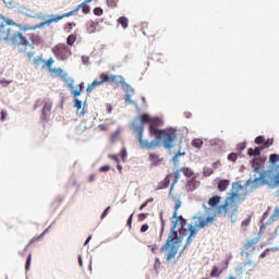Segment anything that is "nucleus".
Listing matches in <instances>:
<instances>
[{
	"instance_id": "nucleus-1",
	"label": "nucleus",
	"mask_w": 279,
	"mask_h": 279,
	"mask_svg": "<svg viewBox=\"0 0 279 279\" xmlns=\"http://www.w3.org/2000/svg\"><path fill=\"white\" fill-rule=\"evenodd\" d=\"M140 121L135 119L132 123L134 132L137 134V141L142 149H156L162 145L165 149H173L175 147V138H178V130L173 128L162 129V119L151 118L144 113L140 116Z\"/></svg>"
},
{
	"instance_id": "nucleus-2",
	"label": "nucleus",
	"mask_w": 279,
	"mask_h": 279,
	"mask_svg": "<svg viewBox=\"0 0 279 279\" xmlns=\"http://www.w3.org/2000/svg\"><path fill=\"white\" fill-rule=\"evenodd\" d=\"M198 222L193 225H189L187 229L182 226V228L179 231L180 238H178V231H175V228H178V222H174L171 227L170 233L168 235L167 242L161 246V252H168L166 260L169 263L172 258H175V255L178 254V251L180 250V244L182 243V239L184 236H187L185 245L183 250H186L191 243H193V239L199 232L198 228H206L209 223H213L215 221V217L213 216H204L201 215L196 217Z\"/></svg>"
},
{
	"instance_id": "nucleus-3",
	"label": "nucleus",
	"mask_w": 279,
	"mask_h": 279,
	"mask_svg": "<svg viewBox=\"0 0 279 279\" xmlns=\"http://www.w3.org/2000/svg\"><path fill=\"white\" fill-rule=\"evenodd\" d=\"M245 195H247V191L243 193V196L239 193H232L230 197L225 201V204L218 208V213L222 215H229L230 217H234L236 215V210H239V204L245 199Z\"/></svg>"
},
{
	"instance_id": "nucleus-4",
	"label": "nucleus",
	"mask_w": 279,
	"mask_h": 279,
	"mask_svg": "<svg viewBox=\"0 0 279 279\" xmlns=\"http://www.w3.org/2000/svg\"><path fill=\"white\" fill-rule=\"evenodd\" d=\"M105 82H107L108 84H120L121 86H125L126 84L125 78L121 75H109L107 73H101L99 80H95L92 84L87 86L86 92L93 93L96 86H101V84H105Z\"/></svg>"
},
{
	"instance_id": "nucleus-5",
	"label": "nucleus",
	"mask_w": 279,
	"mask_h": 279,
	"mask_svg": "<svg viewBox=\"0 0 279 279\" xmlns=\"http://www.w3.org/2000/svg\"><path fill=\"white\" fill-rule=\"evenodd\" d=\"M93 0H85L78 7L68 13H64L62 15H51L50 19L46 20L44 22V25H51V23H58L59 21H62V19H69V16H73V14H76V12H80L82 10L83 14H89L90 13V7L88 3H90Z\"/></svg>"
},
{
	"instance_id": "nucleus-6",
	"label": "nucleus",
	"mask_w": 279,
	"mask_h": 279,
	"mask_svg": "<svg viewBox=\"0 0 279 279\" xmlns=\"http://www.w3.org/2000/svg\"><path fill=\"white\" fill-rule=\"evenodd\" d=\"M173 178L174 179L170 186L169 197L174 202V213L172 215V219H178V210H180V208L182 207V198L180 197V195L173 194V189H175V184H178V182H180V179L182 178V170L177 169L173 172Z\"/></svg>"
},
{
	"instance_id": "nucleus-7",
	"label": "nucleus",
	"mask_w": 279,
	"mask_h": 279,
	"mask_svg": "<svg viewBox=\"0 0 279 279\" xmlns=\"http://www.w3.org/2000/svg\"><path fill=\"white\" fill-rule=\"evenodd\" d=\"M53 56L57 58V60H61L62 62L64 60H69L71 58V47H69L66 44H57L51 49Z\"/></svg>"
},
{
	"instance_id": "nucleus-8",
	"label": "nucleus",
	"mask_w": 279,
	"mask_h": 279,
	"mask_svg": "<svg viewBox=\"0 0 279 279\" xmlns=\"http://www.w3.org/2000/svg\"><path fill=\"white\" fill-rule=\"evenodd\" d=\"M265 160H267V158L257 157L251 161L254 173H258V175L254 178V182H265V175H267V171L260 172V167L265 165Z\"/></svg>"
},
{
	"instance_id": "nucleus-9",
	"label": "nucleus",
	"mask_w": 279,
	"mask_h": 279,
	"mask_svg": "<svg viewBox=\"0 0 279 279\" xmlns=\"http://www.w3.org/2000/svg\"><path fill=\"white\" fill-rule=\"evenodd\" d=\"M60 80H62V82L68 85L73 97L77 98L80 95H82V90H84V83H81L75 89V81L71 78L68 73H62L60 75Z\"/></svg>"
},
{
	"instance_id": "nucleus-10",
	"label": "nucleus",
	"mask_w": 279,
	"mask_h": 279,
	"mask_svg": "<svg viewBox=\"0 0 279 279\" xmlns=\"http://www.w3.org/2000/svg\"><path fill=\"white\" fill-rule=\"evenodd\" d=\"M44 106L43 108V112H41V121H47V119H49V114H51V109L53 108V104H51V101L49 100H37V102L35 104V109Z\"/></svg>"
},
{
	"instance_id": "nucleus-11",
	"label": "nucleus",
	"mask_w": 279,
	"mask_h": 279,
	"mask_svg": "<svg viewBox=\"0 0 279 279\" xmlns=\"http://www.w3.org/2000/svg\"><path fill=\"white\" fill-rule=\"evenodd\" d=\"M10 40L12 45H17V47H29V40L21 32H15L11 35Z\"/></svg>"
},
{
	"instance_id": "nucleus-12",
	"label": "nucleus",
	"mask_w": 279,
	"mask_h": 279,
	"mask_svg": "<svg viewBox=\"0 0 279 279\" xmlns=\"http://www.w3.org/2000/svg\"><path fill=\"white\" fill-rule=\"evenodd\" d=\"M247 267H251L248 271H253L256 267V264H254L252 260L245 262L243 266H236L235 268V275L241 279L244 271H247Z\"/></svg>"
},
{
	"instance_id": "nucleus-13",
	"label": "nucleus",
	"mask_w": 279,
	"mask_h": 279,
	"mask_svg": "<svg viewBox=\"0 0 279 279\" xmlns=\"http://www.w3.org/2000/svg\"><path fill=\"white\" fill-rule=\"evenodd\" d=\"M148 160L151 167H160L165 162V157L158 153H148Z\"/></svg>"
},
{
	"instance_id": "nucleus-14",
	"label": "nucleus",
	"mask_w": 279,
	"mask_h": 279,
	"mask_svg": "<svg viewBox=\"0 0 279 279\" xmlns=\"http://www.w3.org/2000/svg\"><path fill=\"white\" fill-rule=\"evenodd\" d=\"M4 22L7 25H11L13 27H19V29H21V32H32L34 29H38V26H32V25H21V24H16L14 21L10 20V19H5L4 17Z\"/></svg>"
},
{
	"instance_id": "nucleus-15",
	"label": "nucleus",
	"mask_w": 279,
	"mask_h": 279,
	"mask_svg": "<svg viewBox=\"0 0 279 279\" xmlns=\"http://www.w3.org/2000/svg\"><path fill=\"white\" fill-rule=\"evenodd\" d=\"M12 29L5 27V25H0V40H11Z\"/></svg>"
},
{
	"instance_id": "nucleus-16",
	"label": "nucleus",
	"mask_w": 279,
	"mask_h": 279,
	"mask_svg": "<svg viewBox=\"0 0 279 279\" xmlns=\"http://www.w3.org/2000/svg\"><path fill=\"white\" fill-rule=\"evenodd\" d=\"M199 181H197V179L194 177L192 178L190 181L186 182V191L189 193H193V191H195L198 186H199Z\"/></svg>"
},
{
	"instance_id": "nucleus-17",
	"label": "nucleus",
	"mask_w": 279,
	"mask_h": 279,
	"mask_svg": "<svg viewBox=\"0 0 279 279\" xmlns=\"http://www.w3.org/2000/svg\"><path fill=\"white\" fill-rule=\"evenodd\" d=\"M171 178H173L172 173L166 175V178L158 184L156 191H162V189H169V185L171 184Z\"/></svg>"
},
{
	"instance_id": "nucleus-18",
	"label": "nucleus",
	"mask_w": 279,
	"mask_h": 279,
	"mask_svg": "<svg viewBox=\"0 0 279 279\" xmlns=\"http://www.w3.org/2000/svg\"><path fill=\"white\" fill-rule=\"evenodd\" d=\"M255 245H256V240H247L244 245V250H245L246 254L254 252L256 250Z\"/></svg>"
},
{
	"instance_id": "nucleus-19",
	"label": "nucleus",
	"mask_w": 279,
	"mask_h": 279,
	"mask_svg": "<svg viewBox=\"0 0 279 279\" xmlns=\"http://www.w3.org/2000/svg\"><path fill=\"white\" fill-rule=\"evenodd\" d=\"M264 146H258L255 149L254 148H248L247 149V155L248 156H260V153L263 151Z\"/></svg>"
},
{
	"instance_id": "nucleus-20",
	"label": "nucleus",
	"mask_w": 279,
	"mask_h": 279,
	"mask_svg": "<svg viewBox=\"0 0 279 279\" xmlns=\"http://www.w3.org/2000/svg\"><path fill=\"white\" fill-rule=\"evenodd\" d=\"M230 186V180H220L218 183V191L223 193Z\"/></svg>"
},
{
	"instance_id": "nucleus-21",
	"label": "nucleus",
	"mask_w": 279,
	"mask_h": 279,
	"mask_svg": "<svg viewBox=\"0 0 279 279\" xmlns=\"http://www.w3.org/2000/svg\"><path fill=\"white\" fill-rule=\"evenodd\" d=\"M279 219V207H275L274 214L269 217L267 223H275Z\"/></svg>"
},
{
	"instance_id": "nucleus-22",
	"label": "nucleus",
	"mask_w": 279,
	"mask_h": 279,
	"mask_svg": "<svg viewBox=\"0 0 279 279\" xmlns=\"http://www.w3.org/2000/svg\"><path fill=\"white\" fill-rule=\"evenodd\" d=\"M221 202V196H213L209 198L208 204L211 208H215Z\"/></svg>"
},
{
	"instance_id": "nucleus-23",
	"label": "nucleus",
	"mask_w": 279,
	"mask_h": 279,
	"mask_svg": "<svg viewBox=\"0 0 279 279\" xmlns=\"http://www.w3.org/2000/svg\"><path fill=\"white\" fill-rule=\"evenodd\" d=\"M56 62V60H53V58H49L48 60H44V65H41V69H48L51 70L53 66V63Z\"/></svg>"
},
{
	"instance_id": "nucleus-24",
	"label": "nucleus",
	"mask_w": 279,
	"mask_h": 279,
	"mask_svg": "<svg viewBox=\"0 0 279 279\" xmlns=\"http://www.w3.org/2000/svg\"><path fill=\"white\" fill-rule=\"evenodd\" d=\"M29 39L34 45H41L43 43V37L37 34L31 35Z\"/></svg>"
},
{
	"instance_id": "nucleus-25",
	"label": "nucleus",
	"mask_w": 279,
	"mask_h": 279,
	"mask_svg": "<svg viewBox=\"0 0 279 279\" xmlns=\"http://www.w3.org/2000/svg\"><path fill=\"white\" fill-rule=\"evenodd\" d=\"M75 40H77V34H71L68 38H66V45H69V47H73V45H75Z\"/></svg>"
},
{
	"instance_id": "nucleus-26",
	"label": "nucleus",
	"mask_w": 279,
	"mask_h": 279,
	"mask_svg": "<svg viewBox=\"0 0 279 279\" xmlns=\"http://www.w3.org/2000/svg\"><path fill=\"white\" fill-rule=\"evenodd\" d=\"M97 25H99V23H95V22L90 21L87 24V32H88V34H95V31L97 29Z\"/></svg>"
},
{
	"instance_id": "nucleus-27",
	"label": "nucleus",
	"mask_w": 279,
	"mask_h": 279,
	"mask_svg": "<svg viewBox=\"0 0 279 279\" xmlns=\"http://www.w3.org/2000/svg\"><path fill=\"white\" fill-rule=\"evenodd\" d=\"M48 72L51 73V75H53V77H60L63 73L61 68H52Z\"/></svg>"
},
{
	"instance_id": "nucleus-28",
	"label": "nucleus",
	"mask_w": 279,
	"mask_h": 279,
	"mask_svg": "<svg viewBox=\"0 0 279 279\" xmlns=\"http://www.w3.org/2000/svg\"><path fill=\"white\" fill-rule=\"evenodd\" d=\"M118 23H119V25H122L123 29H128V25H129L130 21L128 20V17L121 16L118 19Z\"/></svg>"
},
{
	"instance_id": "nucleus-29",
	"label": "nucleus",
	"mask_w": 279,
	"mask_h": 279,
	"mask_svg": "<svg viewBox=\"0 0 279 279\" xmlns=\"http://www.w3.org/2000/svg\"><path fill=\"white\" fill-rule=\"evenodd\" d=\"M45 63V60L41 57H37L33 60V64L35 65L36 69H40Z\"/></svg>"
},
{
	"instance_id": "nucleus-30",
	"label": "nucleus",
	"mask_w": 279,
	"mask_h": 279,
	"mask_svg": "<svg viewBox=\"0 0 279 279\" xmlns=\"http://www.w3.org/2000/svg\"><path fill=\"white\" fill-rule=\"evenodd\" d=\"M220 274H223V270L219 271V267L214 266L210 272V278H219Z\"/></svg>"
},
{
	"instance_id": "nucleus-31",
	"label": "nucleus",
	"mask_w": 279,
	"mask_h": 279,
	"mask_svg": "<svg viewBox=\"0 0 279 279\" xmlns=\"http://www.w3.org/2000/svg\"><path fill=\"white\" fill-rule=\"evenodd\" d=\"M203 145H204V141L199 138H195L192 141V146H194L196 149H202Z\"/></svg>"
},
{
	"instance_id": "nucleus-32",
	"label": "nucleus",
	"mask_w": 279,
	"mask_h": 279,
	"mask_svg": "<svg viewBox=\"0 0 279 279\" xmlns=\"http://www.w3.org/2000/svg\"><path fill=\"white\" fill-rule=\"evenodd\" d=\"M73 27H77V24L75 22H70L68 24H65V32H68V34H71L73 32Z\"/></svg>"
},
{
	"instance_id": "nucleus-33",
	"label": "nucleus",
	"mask_w": 279,
	"mask_h": 279,
	"mask_svg": "<svg viewBox=\"0 0 279 279\" xmlns=\"http://www.w3.org/2000/svg\"><path fill=\"white\" fill-rule=\"evenodd\" d=\"M181 173L185 175V178H191L193 175V170L191 168H180Z\"/></svg>"
},
{
	"instance_id": "nucleus-34",
	"label": "nucleus",
	"mask_w": 279,
	"mask_h": 279,
	"mask_svg": "<svg viewBox=\"0 0 279 279\" xmlns=\"http://www.w3.org/2000/svg\"><path fill=\"white\" fill-rule=\"evenodd\" d=\"M269 162L271 165H276V162H279V155L278 154H271L269 156Z\"/></svg>"
},
{
	"instance_id": "nucleus-35",
	"label": "nucleus",
	"mask_w": 279,
	"mask_h": 279,
	"mask_svg": "<svg viewBox=\"0 0 279 279\" xmlns=\"http://www.w3.org/2000/svg\"><path fill=\"white\" fill-rule=\"evenodd\" d=\"M213 173H214L213 168L205 167L203 170V174L205 175V178L213 175Z\"/></svg>"
},
{
	"instance_id": "nucleus-36",
	"label": "nucleus",
	"mask_w": 279,
	"mask_h": 279,
	"mask_svg": "<svg viewBox=\"0 0 279 279\" xmlns=\"http://www.w3.org/2000/svg\"><path fill=\"white\" fill-rule=\"evenodd\" d=\"M271 145H274V138H268L267 141L264 140V149L271 147Z\"/></svg>"
},
{
	"instance_id": "nucleus-37",
	"label": "nucleus",
	"mask_w": 279,
	"mask_h": 279,
	"mask_svg": "<svg viewBox=\"0 0 279 279\" xmlns=\"http://www.w3.org/2000/svg\"><path fill=\"white\" fill-rule=\"evenodd\" d=\"M264 143H265V136L259 135V136H257V137L255 138V144H256V145H264Z\"/></svg>"
},
{
	"instance_id": "nucleus-38",
	"label": "nucleus",
	"mask_w": 279,
	"mask_h": 279,
	"mask_svg": "<svg viewBox=\"0 0 279 279\" xmlns=\"http://www.w3.org/2000/svg\"><path fill=\"white\" fill-rule=\"evenodd\" d=\"M144 36H148V38H153V40H156V34H160V32L156 31L155 34H151V33H147V31H144L143 32Z\"/></svg>"
},
{
	"instance_id": "nucleus-39",
	"label": "nucleus",
	"mask_w": 279,
	"mask_h": 279,
	"mask_svg": "<svg viewBox=\"0 0 279 279\" xmlns=\"http://www.w3.org/2000/svg\"><path fill=\"white\" fill-rule=\"evenodd\" d=\"M236 158H239V155L236 153H231L228 155V160H230V162H234Z\"/></svg>"
},
{
	"instance_id": "nucleus-40",
	"label": "nucleus",
	"mask_w": 279,
	"mask_h": 279,
	"mask_svg": "<svg viewBox=\"0 0 279 279\" xmlns=\"http://www.w3.org/2000/svg\"><path fill=\"white\" fill-rule=\"evenodd\" d=\"M31 266H32V253L28 254V257L26 259V266H25L26 271H29Z\"/></svg>"
},
{
	"instance_id": "nucleus-41",
	"label": "nucleus",
	"mask_w": 279,
	"mask_h": 279,
	"mask_svg": "<svg viewBox=\"0 0 279 279\" xmlns=\"http://www.w3.org/2000/svg\"><path fill=\"white\" fill-rule=\"evenodd\" d=\"M117 3H119V0H107V5L109 8H117Z\"/></svg>"
},
{
	"instance_id": "nucleus-42",
	"label": "nucleus",
	"mask_w": 279,
	"mask_h": 279,
	"mask_svg": "<svg viewBox=\"0 0 279 279\" xmlns=\"http://www.w3.org/2000/svg\"><path fill=\"white\" fill-rule=\"evenodd\" d=\"M94 14H95L96 16H101V15L104 14V9H101V8H99V7L95 8V9H94Z\"/></svg>"
},
{
	"instance_id": "nucleus-43",
	"label": "nucleus",
	"mask_w": 279,
	"mask_h": 279,
	"mask_svg": "<svg viewBox=\"0 0 279 279\" xmlns=\"http://www.w3.org/2000/svg\"><path fill=\"white\" fill-rule=\"evenodd\" d=\"M233 189H235L236 192H239V191L245 192V189L243 187V185H241L239 183H233Z\"/></svg>"
},
{
	"instance_id": "nucleus-44",
	"label": "nucleus",
	"mask_w": 279,
	"mask_h": 279,
	"mask_svg": "<svg viewBox=\"0 0 279 279\" xmlns=\"http://www.w3.org/2000/svg\"><path fill=\"white\" fill-rule=\"evenodd\" d=\"M74 106L77 108V110H82V100L75 98Z\"/></svg>"
},
{
	"instance_id": "nucleus-45",
	"label": "nucleus",
	"mask_w": 279,
	"mask_h": 279,
	"mask_svg": "<svg viewBox=\"0 0 279 279\" xmlns=\"http://www.w3.org/2000/svg\"><path fill=\"white\" fill-rule=\"evenodd\" d=\"M149 214H145V213H142V214H138L137 216V219L138 221H145L146 217H148Z\"/></svg>"
},
{
	"instance_id": "nucleus-46",
	"label": "nucleus",
	"mask_w": 279,
	"mask_h": 279,
	"mask_svg": "<svg viewBox=\"0 0 279 279\" xmlns=\"http://www.w3.org/2000/svg\"><path fill=\"white\" fill-rule=\"evenodd\" d=\"M99 171H100L101 173H104V172H106V171H110V166H101V167L99 168Z\"/></svg>"
},
{
	"instance_id": "nucleus-47",
	"label": "nucleus",
	"mask_w": 279,
	"mask_h": 279,
	"mask_svg": "<svg viewBox=\"0 0 279 279\" xmlns=\"http://www.w3.org/2000/svg\"><path fill=\"white\" fill-rule=\"evenodd\" d=\"M82 62H83V64H89L90 58H88V57H86V56H83V57H82Z\"/></svg>"
},
{
	"instance_id": "nucleus-48",
	"label": "nucleus",
	"mask_w": 279,
	"mask_h": 279,
	"mask_svg": "<svg viewBox=\"0 0 279 279\" xmlns=\"http://www.w3.org/2000/svg\"><path fill=\"white\" fill-rule=\"evenodd\" d=\"M147 230H149V225H143V226L141 227V232H142V233L147 232Z\"/></svg>"
},
{
	"instance_id": "nucleus-49",
	"label": "nucleus",
	"mask_w": 279,
	"mask_h": 279,
	"mask_svg": "<svg viewBox=\"0 0 279 279\" xmlns=\"http://www.w3.org/2000/svg\"><path fill=\"white\" fill-rule=\"evenodd\" d=\"M110 210V206H108L104 213H102V216H101V219H106V217H108V211Z\"/></svg>"
},
{
	"instance_id": "nucleus-50",
	"label": "nucleus",
	"mask_w": 279,
	"mask_h": 279,
	"mask_svg": "<svg viewBox=\"0 0 279 279\" xmlns=\"http://www.w3.org/2000/svg\"><path fill=\"white\" fill-rule=\"evenodd\" d=\"M134 217V214H132L129 219H128V222H126V226H129V228H132V219Z\"/></svg>"
},
{
	"instance_id": "nucleus-51",
	"label": "nucleus",
	"mask_w": 279,
	"mask_h": 279,
	"mask_svg": "<svg viewBox=\"0 0 279 279\" xmlns=\"http://www.w3.org/2000/svg\"><path fill=\"white\" fill-rule=\"evenodd\" d=\"M106 109H107V113L110 114L112 112V105L107 104Z\"/></svg>"
},
{
	"instance_id": "nucleus-52",
	"label": "nucleus",
	"mask_w": 279,
	"mask_h": 279,
	"mask_svg": "<svg viewBox=\"0 0 279 279\" xmlns=\"http://www.w3.org/2000/svg\"><path fill=\"white\" fill-rule=\"evenodd\" d=\"M7 117H8V112L1 111V118H0L1 121H5Z\"/></svg>"
},
{
	"instance_id": "nucleus-53",
	"label": "nucleus",
	"mask_w": 279,
	"mask_h": 279,
	"mask_svg": "<svg viewBox=\"0 0 279 279\" xmlns=\"http://www.w3.org/2000/svg\"><path fill=\"white\" fill-rule=\"evenodd\" d=\"M125 101L126 104H132V96H130V94L125 95Z\"/></svg>"
},
{
	"instance_id": "nucleus-54",
	"label": "nucleus",
	"mask_w": 279,
	"mask_h": 279,
	"mask_svg": "<svg viewBox=\"0 0 279 279\" xmlns=\"http://www.w3.org/2000/svg\"><path fill=\"white\" fill-rule=\"evenodd\" d=\"M109 158H111V160H114L116 162H119V156L118 155H109Z\"/></svg>"
},
{
	"instance_id": "nucleus-55",
	"label": "nucleus",
	"mask_w": 279,
	"mask_h": 279,
	"mask_svg": "<svg viewBox=\"0 0 279 279\" xmlns=\"http://www.w3.org/2000/svg\"><path fill=\"white\" fill-rule=\"evenodd\" d=\"M148 247H150L153 254H156V250H158V246L156 244L149 245Z\"/></svg>"
},
{
	"instance_id": "nucleus-56",
	"label": "nucleus",
	"mask_w": 279,
	"mask_h": 279,
	"mask_svg": "<svg viewBox=\"0 0 279 279\" xmlns=\"http://www.w3.org/2000/svg\"><path fill=\"white\" fill-rule=\"evenodd\" d=\"M34 241H38V238H33V239L31 240V242L25 246L24 250H27V247H29V245H32V243H34Z\"/></svg>"
},
{
	"instance_id": "nucleus-57",
	"label": "nucleus",
	"mask_w": 279,
	"mask_h": 279,
	"mask_svg": "<svg viewBox=\"0 0 279 279\" xmlns=\"http://www.w3.org/2000/svg\"><path fill=\"white\" fill-rule=\"evenodd\" d=\"M158 267H160V258H156V263H155V269H158Z\"/></svg>"
},
{
	"instance_id": "nucleus-58",
	"label": "nucleus",
	"mask_w": 279,
	"mask_h": 279,
	"mask_svg": "<svg viewBox=\"0 0 279 279\" xmlns=\"http://www.w3.org/2000/svg\"><path fill=\"white\" fill-rule=\"evenodd\" d=\"M121 156L122 158H125V156H128V150L125 148L121 150Z\"/></svg>"
},
{
	"instance_id": "nucleus-59",
	"label": "nucleus",
	"mask_w": 279,
	"mask_h": 279,
	"mask_svg": "<svg viewBox=\"0 0 279 279\" xmlns=\"http://www.w3.org/2000/svg\"><path fill=\"white\" fill-rule=\"evenodd\" d=\"M0 84H1L2 86H8V84H10V82H9V81H5V80H1V81H0Z\"/></svg>"
},
{
	"instance_id": "nucleus-60",
	"label": "nucleus",
	"mask_w": 279,
	"mask_h": 279,
	"mask_svg": "<svg viewBox=\"0 0 279 279\" xmlns=\"http://www.w3.org/2000/svg\"><path fill=\"white\" fill-rule=\"evenodd\" d=\"M267 252H269V250L264 251V252L259 255V257H260V258H265V257L267 256Z\"/></svg>"
},
{
	"instance_id": "nucleus-61",
	"label": "nucleus",
	"mask_w": 279,
	"mask_h": 279,
	"mask_svg": "<svg viewBox=\"0 0 279 279\" xmlns=\"http://www.w3.org/2000/svg\"><path fill=\"white\" fill-rule=\"evenodd\" d=\"M88 182H95V174H90L88 177Z\"/></svg>"
},
{
	"instance_id": "nucleus-62",
	"label": "nucleus",
	"mask_w": 279,
	"mask_h": 279,
	"mask_svg": "<svg viewBox=\"0 0 279 279\" xmlns=\"http://www.w3.org/2000/svg\"><path fill=\"white\" fill-rule=\"evenodd\" d=\"M147 206V202L145 201L141 206H140V210H143V208H146Z\"/></svg>"
},
{
	"instance_id": "nucleus-63",
	"label": "nucleus",
	"mask_w": 279,
	"mask_h": 279,
	"mask_svg": "<svg viewBox=\"0 0 279 279\" xmlns=\"http://www.w3.org/2000/svg\"><path fill=\"white\" fill-rule=\"evenodd\" d=\"M242 226H250V219H245V220L242 222Z\"/></svg>"
},
{
	"instance_id": "nucleus-64",
	"label": "nucleus",
	"mask_w": 279,
	"mask_h": 279,
	"mask_svg": "<svg viewBox=\"0 0 279 279\" xmlns=\"http://www.w3.org/2000/svg\"><path fill=\"white\" fill-rule=\"evenodd\" d=\"M90 239H93V235H89V236L87 238V240L85 241L84 245H86L87 243H90Z\"/></svg>"
}]
</instances>
